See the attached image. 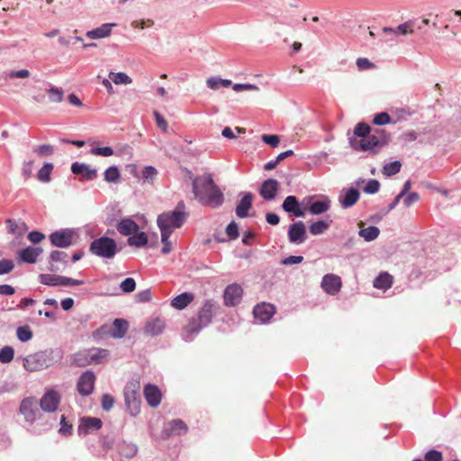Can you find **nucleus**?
<instances>
[{"mask_svg":"<svg viewBox=\"0 0 461 461\" xmlns=\"http://www.w3.org/2000/svg\"><path fill=\"white\" fill-rule=\"evenodd\" d=\"M59 276L53 274H41L39 280L42 285L50 286H57L59 285Z\"/></svg>","mask_w":461,"mask_h":461,"instance_id":"c9c22d12","label":"nucleus"},{"mask_svg":"<svg viewBox=\"0 0 461 461\" xmlns=\"http://www.w3.org/2000/svg\"><path fill=\"white\" fill-rule=\"evenodd\" d=\"M306 203H283V208L288 212L294 213V216H303L307 207Z\"/></svg>","mask_w":461,"mask_h":461,"instance_id":"473e14b6","label":"nucleus"},{"mask_svg":"<svg viewBox=\"0 0 461 461\" xmlns=\"http://www.w3.org/2000/svg\"><path fill=\"white\" fill-rule=\"evenodd\" d=\"M109 78L112 80L115 85H128L132 82V79L124 72H110L109 73Z\"/></svg>","mask_w":461,"mask_h":461,"instance_id":"72a5a7b5","label":"nucleus"},{"mask_svg":"<svg viewBox=\"0 0 461 461\" xmlns=\"http://www.w3.org/2000/svg\"><path fill=\"white\" fill-rule=\"evenodd\" d=\"M188 174L192 179L193 193L195 199L201 202L223 201V193L215 184L212 174L203 173L198 176H194L191 172H188Z\"/></svg>","mask_w":461,"mask_h":461,"instance_id":"f257e3e1","label":"nucleus"},{"mask_svg":"<svg viewBox=\"0 0 461 461\" xmlns=\"http://www.w3.org/2000/svg\"><path fill=\"white\" fill-rule=\"evenodd\" d=\"M59 402L60 396L59 393L54 390H50L41 397L40 406L44 411L53 412L58 409Z\"/></svg>","mask_w":461,"mask_h":461,"instance_id":"f8f14e48","label":"nucleus"},{"mask_svg":"<svg viewBox=\"0 0 461 461\" xmlns=\"http://www.w3.org/2000/svg\"><path fill=\"white\" fill-rule=\"evenodd\" d=\"M330 226L329 222L323 221H318L316 222H313L309 230L310 232L312 235H320L322 234Z\"/></svg>","mask_w":461,"mask_h":461,"instance_id":"ea45409f","label":"nucleus"},{"mask_svg":"<svg viewBox=\"0 0 461 461\" xmlns=\"http://www.w3.org/2000/svg\"><path fill=\"white\" fill-rule=\"evenodd\" d=\"M32 170H33V161H28V162L23 163L22 172H23V176L24 179H28L31 177V176L32 174Z\"/></svg>","mask_w":461,"mask_h":461,"instance_id":"774afa93","label":"nucleus"},{"mask_svg":"<svg viewBox=\"0 0 461 461\" xmlns=\"http://www.w3.org/2000/svg\"><path fill=\"white\" fill-rule=\"evenodd\" d=\"M91 154L95 156L110 157L114 154V151L110 147H97L91 149Z\"/></svg>","mask_w":461,"mask_h":461,"instance_id":"49530a36","label":"nucleus"},{"mask_svg":"<svg viewBox=\"0 0 461 461\" xmlns=\"http://www.w3.org/2000/svg\"><path fill=\"white\" fill-rule=\"evenodd\" d=\"M391 122V116L387 113H380L375 115L373 122L375 125H385Z\"/></svg>","mask_w":461,"mask_h":461,"instance_id":"603ef678","label":"nucleus"},{"mask_svg":"<svg viewBox=\"0 0 461 461\" xmlns=\"http://www.w3.org/2000/svg\"><path fill=\"white\" fill-rule=\"evenodd\" d=\"M383 31L384 32H390L395 35H408L413 33L414 24L412 22L409 21L402 24H400L396 29L384 27Z\"/></svg>","mask_w":461,"mask_h":461,"instance_id":"bb28decb","label":"nucleus"},{"mask_svg":"<svg viewBox=\"0 0 461 461\" xmlns=\"http://www.w3.org/2000/svg\"><path fill=\"white\" fill-rule=\"evenodd\" d=\"M152 298L150 290H143L136 294V299L139 303L149 302Z\"/></svg>","mask_w":461,"mask_h":461,"instance_id":"338daca9","label":"nucleus"},{"mask_svg":"<svg viewBox=\"0 0 461 461\" xmlns=\"http://www.w3.org/2000/svg\"><path fill=\"white\" fill-rule=\"evenodd\" d=\"M85 282L83 280H77L71 277H67L60 276H59V285L61 286H77V285H82Z\"/></svg>","mask_w":461,"mask_h":461,"instance_id":"a18cd8bd","label":"nucleus"},{"mask_svg":"<svg viewBox=\"0 0 461 461\" xmlns=\"http://www.w3.org/2000/svg\"><path fill=\"white\" fill-rule=\"evenodd\" d=\"M95 379L96 377L93 371L87 370L84 372L77 384V392L83 396L90 395L94 391Z\"/></svg>","mask_w":461,"mask_h":461,"instance_id":"0eeeda50","label":"nucleus"},{"mask_svg":"<svg viewBox=\"0 0 461 461\" xmlns=\"http://www.w3.org/2000/svg\"><path fill=\"white\" fill-rule=\"evenodd\" d=\"M14 268V263L11 259L0 260V275L9 274Z\"/></svg>","mask_w":461,"mask_h":461,"instance_id":"8fccbe9b","label":"nucleus"},{"mask_svg":"<svg viewBox=\"0 0 461 461\" xmlns=\"http://www.w3.org/2000/svg\"><path fill=\"white\" fill-rule=\"evenodd\" d=\"M305 227L302 221L292 224L288 230L289 240L293 243H302L304 240Z\"/></svg>","mask_w":461,"mask_h":461,"instance_id":"412c9836","label":"nucleus"},{"mask_svg":"<svg viewBox=\"0 0 461 461\" xmlns=\"http://www.w3.org/2000/svg\"><path fill=\"white\" fill-rule=\"evenodd\" d=\"M8 76L11 78H28L31 76V72L28 69L12 70Z\"/></svg>","mask_w":461,"mask_h":461,"instance_id":"0e129e2a","label":"nucleus"},{"mask_svg":"<svg viewBox=\"0 0 461 461\" xmlns=\"http://www.w3.org/2000/svg\"><path fill=\"white\" fill-rule=\"evenodd\" d=\"M243 289L239 284L229 285L224 291L223 299L227 306H235L241 301Z\"/></svg>","mask_w":461,"mask_h":461,"instance_id":"9d476101","label":"nucleus"},{"mask_svg":"<svg viewBox=\"0 0 461 461\" xmlns=\"http://www.w3.org/2000/svg\"><path fill=\"white\" fill-rule=\"evenodd\" d=\"M278 182L276 179H267L263 182L259 189V194L265 200H272L276 197L278 188Z\"/></svg>","mask_w":461,"mask_h":461,"instance_id":"6ab92c4d","label":"nucleus"},{"mask_svg":"<svg viewBox=\"0 0 461 461\" xmlns=\"http://www.w3.org/2000/svg\"><path fill=\"white\" fill-rule=\"evenodd\" d=\"M129 329V323L124 319H115L113 321V330L111 332L112 337L116 339L123 338Z\"/></svg>","mask_w":461,"mask_h":461,"instance_id":"a878e982","label":"nucleus"},{"mask_svg":"<svg viewBox=\"0 0 461 461\" xmlns=\"http://www.w3.org/2000/svg\"><path fill=\"white\" fill-rule=\"evenodd\" d=\"M42 253V249L27 247L18 253V258L22 262L33 264L36 262L38 257Z\"/></svg>","mask_w":461,"mask_h":461,"instance_id":"4be33fe9","label":"nucleus"},{"mask_svg":"<svg viewBox=\"0 0 461 461\" xmlns=\"http://www.w3.org/2000/svg\"><path fill=\"white\" fill-rule=\"evenodd\" d=\"M379 182L375 179H371L363 187V191L366 194H375L379 190Z\"/></svg>","mask_w":461,"mask_h":461,"instance_id":"6e6d98bb","label":"nucleus"},{"mask_svg":"<svg viewBox=\"0 0 461 461\" xmlns=\"http://www.w3.org/2000/svg\"><path fill=\"white\" fill-rule=\"evenodd\" d=\"M116 228L120 234L129 237H131L132 234L136 233L140 230V226L138 225V223L135 222L131 218L122 219L117 223Z\"/></svg>","mask_w":461,"mask_h":461,"instance_id":"a211bd4d","label":"nucleus"},{"mask_svg":"<svg viewBox=\"0 0 461 461\" xmlns=\"http://www.w3.org/2000/svg\"><path fill=\"white\" fill-rule=\"evenodd\" d=\"M380 230L375 226H369L367 228L361 229L359 235L366 241H372L378 237Z\"/></svg>","mask_w":461,"mask_h":461,"instance_id":"f704fd0d","label":"nucleus"},{"mask_svg":"<svg viewBox=\"0 0 461 461\" xmlns=\"http://www.w3.org/2000/svg\"><path fill=\"white\" fill-rule=\"evenodd\" d=\"M262 140L266 144H267V145H269V146H271L273 148L277 147V145L280 142L279 137L277 135H276V134H271V135L264 134V135H262Z\"/></svg>","mask_w":461,"mask_h":461,"instance_id":"13d9d810","label":"nucleus"},{"mask_svg":"<svg viewBox=\"0 0 461 461\" xmlns=\"http://www.w3.org/2000/svg\"><path fill=\"white\" fill-rule=\"evenodd\" d=\"M114 403V399L112 395L106 393L102 397V407L105 411H110Z\"/></svg>","mask_w":461,"mask_h":461,"instance_id":"e2e57ef3","label":"nucleus"},{"mask_svg":"<svg viewBox=\"0 0 461 461\" xmlns=\"http://www.w3.org/2000/svg\"><path fill=\"white\" fill-rule=\"evenodd\" d=\"M47 93L51 102L61 103L63 101L64 92L62 89L52 86L47 90Z\"/></svg>","mask_w":461,"mask_h":461,"instance_id":"37998d69","label":"nucleus"},{"mask_svg":"<svg viewBox=\"0 0 461 461\" xmlns=\"http://www.w3.org/2000/svg\"><path fill=\"white\" fill-rule=\"evenodd\" d=\"M127 243L131 247L143 248L148 244V236L144 231L140 230L128 238Z\"/></svg>","mask_w":461,"mask_h":461,"instance_id":"c85d7f7f","label":"nucleus"},{"mask_svg":"<svg viewBox=\"0 0 461 461\" xmlns=\"http://www.w3.org/2000/svg\"><path fill=\"white\" fill-rule=\"evenodd\" d=\"M20 412L24 416L26 421L33 423L39 413L36 399L33 397L24 398L20 404Z\"/></svg>","mask_w":461,"mask_h":461,"instance_id":"6e6552de","label":"nucleus"},{"mask_svg":"<svg viewBox=\"0 0 461 461\" xmlns=\"http://www.w3.org/2000/svg\"><path fill=\"white\" fill-rule=\"evenodd\" d=\"M276 312V307L267 303H261L254 307L253 314L256 319L262 322L269 321Z\"/></svg>","mask_w":461,"mask_h":461,"instance_id":"ddd939ff","label":"nucleus"},{"mask_svg":"<svg viewBox=\"0 0 461 461\" xmlns=\"http://www.w3.org/2000/svg\"><path fill=\"white\" fill-rule=\"evenodd\" d=\"M71 171L75 175H81L86 180H93L97 176V170L86 164L75 162L71 166Z\"/></svg>","mask_w":461,"mask_h":461,"instance_id":"aec40b11","label":"nucleus"},{"mask_svg":"<svg viewBox=\"0 0 461 461\" xmlns=\"http://www.w3.org/2000/svg\"><path fill=\"white\" fill-rule=\"evenodd\" d=\"M251 207V203H239L236 208V214L240 218H244L248 216L249 211Z\"/></svg>","mask_w":461,"mask_h":461,"instance_id":"052dcab7","label":"nucleus"},{"mask_svg":"<svg viewBox=\"0 0 461 461\" xmlns=\"http://www.w3.org/2000/svg\"><path fill=\"white\" fill-rule=\"evenodd\" d=\"M321 286L328 294L335 295L340 291L342 281L335 274H327L322 277Z\"/></svg>","mask_w":461,"mask_h":461,"instance_id":"9b49d317","label":"nucleus"},{"mask_svg":"<svg viewBox=\"0 0 461 461\" xmlns=\"http://www.w3.org/2000/svg\"><path fill=\"white\" fill-rule=\"evenodd\" d=\"M16 335L19 340L26 342L32 339V331L31 330L29 326H22L17 328Z\"/></svg>","mask_w":461,"mask_h":461,"instance_id":"a19ab883","label":"nucleus"},{"mask_svg":"<svg viewBox=\"0 0 461 461\" xmlns=\"http://www.w3.org/2000/svg\"><path fill=\"white\" fill-rule=\"evenodd\" d=\"M75 232L72 230L65 229L50 234V240L53 246L68 248L73 243Z\"/></svg>","mask_w":461,"mask_h":461,"instance_id":"1a4fd4ad","label":"nucleus"},{"mask_svg":"<svg viewBox=\"0 0 461 461\" xmlns=\"http://www.w3.org/2000/svg\"><path fill=\"white\" fill-rule=\"evenodd\" d=\"M226 233L230 240H236L239 237V227L235 221H231L226 228Z\"/></svg>","mask_w":461,"mask_h":461,"instance_id":"4d7b16f0","label":"nucleus"},{"mask_svg":"<svg viewBox=\"0 0 461 461\" xmlns=\"http://www.w3.org/2000/svg\"><path fill=\"white\" fill-rule=\"evenodd\" d=\"M114 25V23H104L96 29L87 32L86 37L89 39L105 38L111 34V28Z\"/></svg>","mask_w":461,"mask_h":461,"instance_id":"393cba45","label":"nucleus"},{"mask_svg":"<svg viewBox=\"0 0 461 461\" xmlns=\"http://www.w3.org/2000/svg\"><path fill=\"white\" fill-rule=\"evenodd\" d=\"M371 133L373 132L371 131L370 126L365 122H358L355 126L354 135L359 137L360 139L368 137V135H370Z\"/></svg>","mask_w":461,"mask_h":461,"instance_id":"58836bf2","label":"nucleus"},{"mask_svg":"<svg viewBox=\"0 0 461 461\" xmlns=\"http://www.w3.org/2000/svg\"><path fill=\"white\" fill-rule=\"evenodd\" d=\"M92 254L103 258H113L118 252L117 243L112 238L101 237L94 240L89 247Z\"/></svg>","mask_w":461,"mask_h":461,"instance_id":"423d86ee","label":"nucleus"},{"mask_svg":"<svg viewBox=\"0 0 461 461\" xmlns=\"http://www.w3.org/2000/svg\"><path fill=\"white\" fill-rule=\"evenodd\" d=\"M387 142V136L382 130H375L373 133L360 140H351L350 144L353 149L371 151L376 153V148L384 146Z\"/></svg>","mask_w":461,"mask_h":461,"instance_id":"7ed1b4c3","label":"nucleus"},{"mask_svg":"<svg viewBox=\"0 0 461 461\" xmlns=\"http://www.w3.org/2000/svg\"><path fill=\"white\" fill-rule=\"evenodd\" d=\"M68 254L64 251L54 250L50 254L49 257V267L48 269L50 272H57L59 270V267L58 263H63L66 265L67 263Z\"/></svg>","mask_w":461,"mask_h":461,"instance_id":"5701e85b","label":"nucleus"},{"mask_svg":"<svg viewBox=\"0 0 461 461\" xmlns=\"http://www.w3.org/2000/svg\"><path fill=\"white\" fill-rule=\"evenodd\" d=\"M102 420L95 417H86L80 420L78 432L80 434H87L93 430H98L102 427Z\"/></svg>","mask_w":461,"mask_h":461,"instance_id":"f3484780","label":"nucleus"},{"mask_svg":"<svg viewBox=\"0 0 461 461\" xmlns=\"http://www.w3.org/2000/svg\"><path fill=\"white\" fill-rule=\"evenodd\" d=\"M23 366L29 372H36L42 370L47 365L46 360L41 354H34L23 359Z\"/></svg>","mask_w":461,"mask_h":461,"instance_id":"4468645a","label":"nucleus"},{"mask_svg":"<svg viewBox=\"0 0 461 461\" xmlns=\"http://www.w3.org/2000/svg\"><path fill=\"white\" fill-rule=\"evenodd\" d=\"M216 310V303L212 300H207L200 309L196 318H193L185 327L189 333H197L201 329L207 326L212 320Z\"/></svg>","mask_w":461,"mask_h":461,"instance_id":"20e7f679","label":"nucleus"},{"mask_svg":"<svg viewBox=\"0 0 461 461\" xmlns=\"http://www.w3.org/2000/svg\"><path fill=\"white\" fill-rule=\"evenodd\" d=\"M330 207V203H311L309 208L312 214H320L326 212Z\"/></svg>","mask_w":461,"mask_h":461,"instance_id":"bf43d9fd","label":"nucleus"},{"mask_svg":"<svg viewBox=\"0 0 461 461\" xmlns=\"http://www.w3.org/2000/svg\"><path fill=\"white\" fill-rule=\"evenodd\" d=\"M104 180L108 183H116L120 178V173L116 166L109 167L104 173Z\"/></svg>","mask_w":461,"mask_h":461,"instance_id":"e433bc0d","label":"nucleus"},{"mask_svg":"<svg viewBox=\"0 0 461 461\" xmlns=\"http://www.w3.org/2000/svg\"><path fill=\"white\" fill-rule=\"evenodd\" d=\"M33 151L39 156H50L53 153L54 149L51 145L42 144L33 149Z\"/></svg>","mask_w":461,"mask_h":461,"instance_id":"864d4df0","label":"nucleus"},{"mask_svg":"<svg viewBox=\"0 0 461 461\" xmlns=\"http://www.w3.org/2000/svg\"><path fill=\"white\" fill-rule=\"evenodd\" d=\"M194 300L192 293L185 292L171 300V306L176 310H184Z\"/></svg>","mask_w":461,"mask_h":461,"instance_id":"b1692460","label":"nucleus"},{"mask_svg":"<svg viewBox=\"0 0 461 461\" xmlns=\"http://www.w3.org/2000/svg\"><path fill=\"white\" fill-rule=\"evenodd\" d=\"M424 461H443V454L438 450L430 449L425 453Z\"/></svg>","mask_w":461,"mask_h":461,"instance_id":"de8ad7c7","label":"nucleus"},{"mask_svg":"<svg viewBox=\"0 0 461 461\" xmlns=\"http://www.w3.org/2000/svg\"><path fill=\"white\" fill-rule=\"evenodd\" d=\"M120 287L124 293H131L136 288V282L133 278L128 277L121 283Z\"/></svg>","mask_w":461,"mask_h":461,"instance_id":"09e8293b","label":"nucleus"},{"mask_svg":"<svg viewBox=\"0 0 461 461\" xmlns=\"http://www.w3.org/2000/svg\"><path fill=\"white\" fill-rule=\"evenodd\" d=\"M165 328L164 321L158 318L149 321L146 327L145 332L151 336H157L160 334Z\"/></svg>","mask_w":461,"mask_h":461,"instance_id":"c756f323","label":"nucleus"},{"mask_svg":"<svg viewBox=\"0 0 461 461\" xmlns=\"http://www.w3.org/2000/svg\"><path fill=\"white\" fill-rule=\"evenodd\" d=\"M154 116L158 127H159L163 131H167L168 126L167 121L163 118V116L157 111H154Z\"/></svg>","mask_w":461,"mask_h":461,"instance_id":"69168bd1","label":"nucleus"},{"mask_svg":"<svg viewBox=\"0 0 461 461\" xmlns=\"http://www.w3.org/2000/svg\"><path fill=\"white\" fill-rule=\"evenodd\" d=\"M131 27L133 28H140L144 29L146 27H151L154 25V21L148 19V20H136L131 22Z\"/></svg>","mask_w":461,"mask_h":461,"instance_id":"680f3d73","label":"nucleus"},{"mask_svg":"<svg viewBox=\"0 0 461 461\" xmlns=\"http://www.w3.org/2000/svg\"><path fill=\"white\" fill-rule=\"evenodd\" d=\"M14 350L10 346H5L0 349V362L6 364L13 360Z\"/></svg>","mask_w":461,"mask_h":461,"instance_id":"79ce46f5","label":"nucleus"},{"mask_svg":"<svg viewBox=\"0 0 461 461\" xmlns=\"http://www.w3.org/2000/svg\"><path fill=\"white\" fill-rule=\"evenodd\" d=\"M158 176V170L151 166L145 167L141 172V178L144 183H153Z\"/></svg>","mask_w":461,"mask_h":461,"instance_id":"4c0bfd02","label":"nucleus"},{"mask_svg":"<svg viewBox=\"0 0 461 461\" xmlns=\"http://www.w3.org/2000/svg\"><path fill=\"white\" fill-rule=\"evenodd\" d=\"M393 276L387 272L381 273L375 280L374 286L377 289L387 290L392 287Z\"/></svg>","mask_w":461,"mask_h":461,"instance_id":"cd10ccee","label":"nucleus"},{"mask_svg":"<svg viewBox=\"0 0 461 461\" xmlns=\"http://www.w3.org/2000/svg\"><path fill=\"white\" fill-rule=\"evenodd\" d=\"M144 396L151 407H157L161 402V392L157 385L149 384L144 387Z\"/></svg>","mask_w":461,"mask_h":461,"instance_id":"dca6fc26","label":"nucleus"},{"mask_svg":"<svg viewBox=\"0 0 461 461\" xmlns=\"http://www.w3.org/2000/svg\"><path fill=\"white\" fill-rule=\"evenodd\" d=\"M167 429L170 430L169 434L182 435L185 434L188 430L187 425L182 420H173L168 422Z\"/></svg>","mask_w":461,"mask_h":461,"instance_id":"7c9ffc66","label":"nucleus"},{"mask_svg":"<svg viewBox=\"0 0 461 461\" xmlns=\"http://www.w3.org/2000/svg\"><path fill=\"white\" fill-rule=\"evenodd\" d=\"M124 398L125 403L131 414L132 416L137 415L140 410V401L137 398L136 390H130V387H127L124 392Z\"/></svg>","mask_w":461,"mask_h":461,"instance_id":"2eb2a0df","label":"nucleus"},{"mask_svg":"<svg viewBox=\"0 0 461 461\" xmlns=\"http://www.w3.org/2000/svg\"><path fill=\"white\" fill-rule=\"evenodd\" d=\"M402 164L399 161L390 162L384 165L383 173L386 176H393L401 170Z\"/></svg>","mask_w":461,"mask_h":461,"instance_id":"c03bdc74","label":"nucleus"},{"mask_svg":"<svg viewBox=\"0 0 461 461\" xmlns=\"http://www.w3.org/2000/svg\"><path fill=\"white\" fill-rule=\"evenodd\" d=\"M109 355V351L104 348H93L85 349L73 355L72 365L76 366H86L94 364H100Z\"/></svg>","mask_w":461,"mask_h":461,"instance_id":"39448f33","label":"nucleus"},{"mask_svg":"<svg viewBox=\"0 0 461 461\" xmlns=\"http://www.w3.org/2000/svg\"><path fill=\"white\" fill-rule=\"evenodd\" d=\"M188 217V212L184 206L177 207L175 211L163 212L158 215L157 222L160 229L161 236L166 240L171 236L174 229L180 228Z\"/></svg>","mask_w":461,"mask_h":461,"instance_id":"f03ea898","label":"nucleus"},{"mask_svg":"<svg viewBox=\"0 0 461 461\" xmlns=\"http://www.w3.org/2000/svg\"><path fill=\"white\" fill-rule=\"evenodd\" d=\"M54 166L52 163H45L43 167L37 173V179L42 183H49L50 181V175Z\"/></svg>","mask_w":461,"mask_h":461,"instance_id":"2f4dec72","label":"nucleus"},{"mask_svg":"<svg viewBox=\"0 0 461 461\" xmlns=\"http://www.w3.org/2000/svg\"><path fill=\"white\" fill-rule=\"evenodd\" d=\"M359 192L356 188H349L346 191L345 196L339 202H357Z\"/></svg>","mask_w":461,"mask_h":461,"instance_id":"3c124183","label":"nucleus"},{"mask_svg":"<svg viewBox=\"0 0 461 461\" xmlns=\"http://www.w3.org/2000/svg\"><path fill=\"white\" fill-rule=\"evenodd\" d=\"M356 64L359 70L373 69L375 68V65L366 58H358Z\"/></svg>","mask_w":461,"mask_h":461,"instance_id":"5fc2aeb1","label":"nucleus"}]
</instances>
